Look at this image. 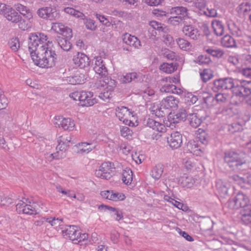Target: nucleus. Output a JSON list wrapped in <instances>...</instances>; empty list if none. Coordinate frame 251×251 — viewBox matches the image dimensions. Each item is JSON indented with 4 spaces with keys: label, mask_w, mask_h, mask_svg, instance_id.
<instances>
[{
    "label": "nucleus",
    "mask_w": 251,
    "mask_h": 251,
    "mask_svg": "<svg viewBox=\"0 0 251 251\" xmlns=\"http://www.w3.org/2000/svg\"><path fill=\"white\" fill-rule=\"evenodd\" d=\"M43 33H32L28 38V49L34 64L41 68H51L55 65L56 54L52 42L47 41Z\"/></svg>",
    "instance_id": "f257e3e1"
},
{
    "label": "nucleus",
    "mask_w": 251,
    "mask_h": 251,
    "mask_svg": "<svg viewBox=\"0 0 251 251\" xmlns=\"http://www.w3.org/2000/svg\"><path fill=\"white\" fill-rule=\"evenodd\" d=\"M61 233L65 238H69L75 244H78L88 238L87 234L81 233L79 228L75 226L65 225L61 227Z\"/></svg>",
    "instance_id": "f03ea898"
},
{
    "label": "nucleus",
    "mask_w": 251,
    "mask_h": 251,
    "mask_svg": "<svg viewBox=\"0 0 251 251\" xmlns=\"http://www.w3.org/2000/svg\"><path fill=\"white\" fill-rule=\"evenodd\" d=\"M116 115L119 120L124 124L129 126H134V121L136 118L133 112L126 106H118L115 109Z\"/></svg>",
    "instance_id": "7ed1b4c3"
},
{
    "label": "nucleus",
    "mask_w": 251,
    "mask_h": 251,
    "mask_svg": "<svg viewBox=\"0 0 251 251\" xmlns=\"http://www.w3.org/2000/svg\"><path fill=\"white\" fill-rule=\"evenodd\" d=\"M251 81L235 79L232 92L234 95L239 98H244L251 94Z\"/></svg>",
    "instance_id": "20e7f679"
},
{
    "label": "nucleus",
    "mask_w": 251,
    "mask_h": 251,
    "mask_svg": "<svg viewBox=\"0 0 251 251\" xmlns=\"http://www.w3.org/2000/svg\"><path fill=\"white\" fill-rule=\"evenodd\" d=\"M225 160L233 170L239 169V167L245 163L244 158L235 152L226 153Z\"/></svg>",
    "instance_id": "39448f33"
},
{
    "label": "nucleus",
    "mask_w": 251,
    "mask_h": 251,
    "mask_svg": "<svg viewBox=\"0 0 251 251\" xmlns=\"http://www.w3.org/2000/svg\"><path fill=\"white\" fill-rule=\"evenodd\" d=\"M114 169L115 168L113 163L110 162H106L102 163L99 169L96 170L95 174L98 177L109 179L111 177Z\"/></svg>",
    "instance_id": "423d86ee"
},
{
    "label": "nucleus",
    "mask_w": 251,
    "mask_h": 251,
    "mask_svg": "<svg viewBox=\"0 0 251 251\" xmlns=\"http://www.w3.org/2000/svg\"><path fill=\"white\" fill-rule=\"evenodd\" d=\"M234 81L235 79L230 77L216 80L213 83L212 89L215 92L232 89Z\"/></svg>",
    "instance_id": "0eeeda50"
},
{
    "label": "nucleus",
    "mask_w": 251,
    "mask_h": 251,
    "mask_svg": "<svg viewBox=\"0 0 251 251\" xmlns=\"http://www.w3.org/2000/svg\"><path fill=\"white\" fill-rule=\"evenodd\" d=\"M249 202V198L245 194L238 193L232 200L228 202V206L232 209L244 208Z\"/></svg>",
    "instance_id": "6e6552de"
},
{
    "label": "nucleus",
    "mask_w": 251,
    "mask_h": 251,
    "mask_svg": "<svg viewBox=\"0 0 251 251\" xmlns=\"http://www.w3.org/2000/svg\"><path fill=\"white\" fill-rule=\"evenodd\" d=\"M37 14L41 18L50 21L59 18V15L55 8L51 6L43 7L39 8Z\"/></svg>",
    "instance_id": "1a4fd4ad"
},
{
    "label": "nucleus",
    "mask_w": 251,
    "mask_h": 251,
    "mask_svg": "<svg viewBox=\"0 0 251 251\" xmlns=\"http://www.w3.org/2000/svg\"><path fill=\"white\" fill-rule=\"evenodd\" d=\"M27 200L24 198L16 204V209L18 212L32 215L37 213V210L35 207L34 204L27 203Z\"/></svg>",
    "instance_id": "9d476101"
},
{
    "label": "nucleus",
    "mask_w": 251,
    "mask_h": 251,
    "mask_svg": "<svg viewBox=\"0 0 251 251\" xmlns=\"http://www.w3.org/2000/svg\"><path fill=\"white\" fill-rule=\"evenodd\" d=\"M54 124L61 126L64 129L72 131L75 127V121L70 118L56 116L54 119Z\"/></svg>",
    "instance_id": "9b49d317"
},
{
    "label": "nucleus",
    "mask_w": 251,
    "mask_h": 251,
    "mask_svg": "<svg viewBox=\"0 0 251 251\" xmlns=\"http://www.w3.org/2000/svg\"><path fill=\"white\" fill-rule=\"evenodd\" d=\"M94 60L95 64L93 69L95 72L100 77L107 76L108 75L107 69L101 56H96Z\"/></svg>",
    "instance_id": "f8f14e48"
},
{
    "label": "nucleus",
    "mask_w": 251,
    "mask_h": 251,
    "mask_svg": "<svg viewBox=\"0 0 251 251\" xmlns=\"http://www.w3.org/2000/svg\"><path fill=\"white\" fill-rule=\"evenodd\" d=\"M100 195L102 198L113 201H122L126 199L125 194L112 190L102 191Z\"/></svg>",
    "instance_id": "ddd939ff"
},
{
    "label": "nucleus",
    "mask_w": 251,
    "mask_h": 251,
    "mask_svg": "<svg viewBox=\"0 0 251 251\" xmlns=\"http://www.w3.org/2000/svg\"><path fill=\"white\" fill-rule=\"evenodd\" d=\"M96 85L98 88H103L105 90L114 91L116 86V82L115 80L105 76L100 77L97 82Z\"/></svg>",
    "instance_id": "4468645a"
},
{
    "label": "nucleus",
    "mask_w": 251,
    "mask_h": 251,
    "mask_svg": "<svg viewBox=\"0 0 251 251\" xmlns=\"http://www.w3.org/2000/svg\"><path fill=\"white\" fill-rule=\"evenodd\" d=\"M79 102L83 106H91L97 103V100L93 97L92 92L82 91Z\"/></svg>",
    "instance_id": "2eb2a0df"
},
{
    "label": "nucleus",
    "mask_w": 251,
    "mask_h": 251,
    "mask_svg": "<svg viewBox=\"0 0 251 251\" xmlns=\"http://www.w3.org/2000/svg\"><path fill=\"white\" fill-rule=\"evenodd\" d=\"M51 29L56 33L60 34L66 38H71L72 37V29L65 26L63 24L60 23H54L52 24Z\"/></svg>",
    "instance_id": "dca6fc26"
},
{
    "label": "nucleus",
    "mask_w": 251,
    "mask_h": 251,
    "mask_svg": "<svg viewBox=\"0 0 251 251\" xmlns=\"http://www.w3.org/2000/svg\"><path fill=\"white\" fill-rule=\"evenodd\" d=\"M167 142L171 148L177 149L182 143V136L179 132H173L167 138Z\"/></svg>",
    "instance_id": "f3484780"
},
{
    "label": "nucleus",
    "mask_w": 251,
    "mask_h": 251,
    "mask_svg": "<svg viewBox=\"0 0 251 251\" xmlns=\"http://www.w3.org/2000/svg\"><path fill=\"white\" fill-rule=\"evenodd\" d=\"M230 187L229 183L226 180L219 179L216 182V190L221 198H226L228 195Z\"/></svg>",
    "instance_id": "a211bd4d"
},
{
    "label": "nucleus",
    "mask_w": 251,
    "mask_h": 251,
    "mask_svg": "<svg viewBox=\"0 0 251 251\" xmlns=\"http://www.w3.org/2000/svg\"><path fill=\"white\" fill-rule=\"evenodd\" d=\"M44 222L49 223L52 226H53L56 230H61V227L65 226L63 224V219L62 218H55V217L43 218L40 221H36V225L40 226Z\"/></svg>",
    "instance_id": "6ab92c4d"
},
{
    "label": "nucleus",
    "mask_w": 251,
    "mask_h": 251,
    "mask_svg": "<svg viewBox=\"0 0 251 251\" xmlns=\"http://www.w3.org/2000/svg\"><path fill=\"white\" fill-rule=\"evenodd\" d=\"M190 113V111H187L185 109L181 108L176 114H170L169 116V121L174 124L178 123L181 121L185 120L188 118V115Z\"/></svg>",
    "instance_id": "aec40b11"
},
{
    "label": "nucleus",
    "mask_w": 251,
    "mask_h": 251,
    "mask_svg": "<svg viewBox=\"0 0 251 251\" xmlns=\"http://www.w3.org/2000/svg\"><path fill=\"white\" fill-rule=\"evenodd\" d=\"M179 102L178 99L170 96L162 100L161 106L165 109H176L178 107Z\"/></svg>",
    "instance_id": "412c9836"
},
{
    "label": "nucleus",
    "mask_w": 251,
    "mask_h": 251,
    "mask_svg": "<svg viewBox=\"0 0 251 251\" xmlns=\"http://www.w3.org/2000/svg\"><path fill=\"white\" fill-rule=\"evenodd\" d=\"M96 147V144L93 142H82L75 145L78 154H83L88 153L93 150Z\"/></svg>",
    "instance_id": "4be33fe9"
},
{
    "label": "nucleus",
    "mask_w": 251,
    "mask_h": 251,
    "mask_svg": "<svg viewBox=\"0 0 251 251\" xmlns=\"http://www.w3.org/2000/svg\"><path fill=\"white\" fill-rule=\"evenodd\" d=\"M74 63L80 68H85L89 65V57L83 53L78 52L73 58Z\"/></svg>",
    "instance_id": "5701e85b"
},
{
    "label": "nucleus",
    "mask_w": 251,
    "mask_h": 251,
    "mask_svg": "<svg viewBox=\"0 0 251 251\" xmlns=\"http://www.w3.org/2000/svg\"><path fill=\"white\" fill-rule=\"evenodd\" d=\"M182 32L185 36L193 40H197L200 36L197 28L191 25H184Z\"/></svg>",
    "instance_id": "b1692460"
},
{
    "label": "nucleus",
    "mask_w": 251,
    "mask_h": 251,
    "mask_svg": "<svg viewBox=\"0 0 251 251\" xmlns=\"http://www.w3.org/2000/svg\"><path fill=\"white\" fill-rule=\"evenodd\" d=\"M4 16L8 21L13 23H17L22 20V17L20 15L11 7L8 8V10H7Z\"/></svg>",
    "instance_id": "393cba45"
},
{
    "label": "nucleus",
    "mask_w": 251,
    "mask_h": 251,
    "mask_svg": "<svg viewBox=\"0 0 251 251\" xmlns=\"http://www.w3.org/2000/svg\"><path fill=\"white\" fill-rule=\"evenodd\" d=\"M123 42L127 45L139 49L141 47L140 41L135 36L126 34L123 38Z\"/></svg>",
    "instance_id": "a878e982"
},
{
    "label": "nucleus",
    "mask_w": 251,
    "mask_h": 251,
    "mask_svg": "<svg viewBox=\"0 0 251 251\" xmlns=\"http://www.w3.org/2000/svg\"><path fill=\"white\" fill-rule=\"evenodd\" d=\"M147 125L149 127L158 133L164 132L166 130V126L163 124L157 122L152 119H149Z\"/></svg>",
    "instance_id": "bb28decb"
},
{
    "label": "nucleus",
    "mask_w": 251,
    "mask_h": 251,
    "mask_svg": "<svg viewBox=\"0 0 251 251\" xmlns=\"http://www.w3.org/2000/svg\"><path fill=\"white\" fill-rule=\"evenodd\" d=\"M160 90L161 93H172L179 95L182 94L183 93V90L181 88H177L175 85L170 84H166L163 85L160 88Z\"/></svg>",
    "instance_id": "cd10ccee"
},
{
    "label": "nucleus",
    "mask_w": 251,
    "mask_h": 251,
    "mask_svg": "<svg viewBox=\"0 0 251 251\" xmlns=\"http://www.w3.org/2000/svg\"><path fill=\"white\" fill-rule=\"evenodd\" d=\"M199 112L189 113L188 115V119L189 121L190 125L194 127H198L202 121V119L200 117Z\"/></svg>",
    "instance_id": "c85d7f7f"
},
{
    "label": "nucleus",
    "mask_w": 251,
    "mask_h": 251,
    "mask_svg": "<svg viewBox=\"0 0 251 251\" xmlns=\"http://www.w3.org/2000/svg\"><path fill=\"white\" fill-rule=\"evenodd\" d=\"M85 79L86 78L83 74L76 73L74 75L67 77L66 81L70 84L76 85L83 83Z\"/></svg>",
    "instance_id": "c756f323"
},
{
    "label": "nucleus",
    "mask_w": 251,
    "mask_h": 251,
    "mask_svg": "<svg viewBox=\"0 0 251 251\" xmlns=\"http://www.w3.org/2000/svg\"><path fill=\"white\" fill-rule=\"evenodd\" d=\"M187 149L191 153L197 156H201L204 152V151L199 147L195 141H189L187 143Z\"/></svg>",
    "instance_id": "7c9ffc66"
},
{
    "label": "nucleus",
    "mask_w": 251,
    "mask_h": 251,
    "mask_svg": "<svg viewBox=\"0 0 251 251\" xmlns=\"http://www.w3.org/2000/svg\"><path fill=\"white\" fill-rule=\"evenodd\" d=\"M14 7L17 11L27 19L30 20L32 18V13L26 6L18 3L15 4Z\"/></svg>",
    "instance_id": "2f4dec72"
},
{
    "label": "nucleus",
    "mask_w": 251,
    "mask_h": 251,
    "mask_svg": "<svg viewBox=\"0 0 251 251\" xmlns=\"http://www.w3.org/2000/svg\"><path fill=\"white\" fill-rule=\"evenodd\" d=\"M170 13L172 15L176 14L181 19L185 20L188 18V10L186 8L182 6L174 7L171 9Z\"/></svg>",
    "instance_id": "473e14b6"
},
{
    "label": "nucleus",
    "mask_w": 251,
    "mask_h": 251,
    "mask_svg": "<svg viewBox=\"0 0 251 251\" xmlns=\"http://www.w3.org/2000/svg\"><path fill=\"white\" fill-rule=\"evenodd\" d=\"M241 219L245 224L251 223V204H247L241 211Z\"/></svg>",
    "instance_id": "72a5a7b5"
},
{
    "label": "nucleus",
    "mask_w": 251,
    "mask_h": 251,
    "mask_svg": "<svg viewBox=\"0 0 251 251\" xmlns=\"http://www.w3.org/2000/svg\"><path fill=\"white\" fill-rule=\"evenodd\" d=\"M178 182L183 187L189 188L193 186L195 181L191 176H184L179 178Z\"/></svg>",
    "instance_id": "f704fd0d"
},
{
    "label": "nucleus",
    "mask_w": 251,
    "mask_h": 251,
    "mask_svg": "<svg viewBox=\"0 0 251 251\" xmlns=\"http://www.w3.org/2000/svg\"><path fill=\"white\" fill-rule=\"evenodd\" d=\"M227 27L230 33L234 36L240 37L242 35V31L240 28L232 21L227 22Z\"/></svg>",
    "instance_id": "c9c22d12"
},
{
    "label": "nucleus",
    "mask_w": 251,
    "mask_h": 251,
    "mask_svg": "<svg viewBox=\"0 0 251 251\" xmlns=\"http://www.w3.org/2000/svg\"><path fill=\"white\" fill-rule=\"evenodd\" d=\"M212 28L216 35L221 36L224 32V26L222 22L219 20H215L212 23Z\"/></svg>",
    "instance_id": "e433bc0d"
},
{
    "label": "nucleus",
    "mask_w": 251,
    "mask_h": 251,
    "mask_svg": "<svg viewBox=\"0 0 251 251\" xmlns=\"http://www.w3.org/2000/svg\"><path fill=\"white\" fill-rule=\"evenodd\" d=\"M139 77L138 75L135 72L130 73L126 74L125 75H122L120 78V81L122 83H126L131 82L132 81L136 80Z\"/></svg>",
    "instance_id": "4c0bfd02"
},
{
    "label": "nucleus",
    "mask_w": 251,
    "mask_h": 251,
    "mask_svg": "<svg viewBox=\"0 0 251 251\" xmlns=\"http://www.w3.org/2000/svg\"><path fill=\"white\" fill-rule=\"evenodd\" d=\"M176 63H164L160 66V69L163 72L167 74H171L177 69Z\"/></svg>",
    "instance_id": "58836bf2"
},
{
    "label": "nucleus",
    "mask_w": 251,
    "mask_h": 251,
    "mask_svg": "<svg viewBox=\"0 0 251 251\" xmlns=\"http://www.w3.org/2000/svg\"><path fill=\"white\" fill-rule=\"evenodd\" d=\"M163 172V166L159 164L156 165L151 170V176L155 179H159Z\"/></svg>",
    "instance_id": "ea45409f"
},
{
    "label": "nucleus",
    "mask_w": 251,
    "mask_h": 251,
    "mask_svg": "<svg viewBox=\"0 0 251 251\" xmlns=\"http://www.w3.org/2000/svg\"><path fill=\"white\" fill-rule=\"evenodd\" d=\"M181 95L184 97V100L185 102L189 104H193L198 100L196 96H195L191 93L187 92L184 90L183 94Z\"/></svg>",
    "instance_id": "a19ab883"
},
{
    "label": "nucleus",
    "mask_w": 251,
    "mask_h": 251,
    "mask_svg": "<svg viewBox=\"0 0 251 251\" xmlns=\"http://www.w3.org/2000/svg\"><path fill=\"white\" fill-rule=\"evenodd\" d=\"M251 10V4L249 2H243L237 8V11L240 15H244Z\"/></svg>",
    "instance_id": "79ce46f5"
},
{
    "label": "nucleus",
    "mask_w": 251,
    "mask_h": 251,
    "mask_svg": "<svg viewBox=\"0 0 251 251\" xmlns=\"http://www.w3.org/2000/svg\"><path fill=\"white\" fill-rule=\"evenodd\" d=\"M64 11L69 15H72L75 17L84 19L85 15L79 11L76 10L72 7H67L64 9Z\"/></svg>",
    "instance_id": "37998d69"
},
{
    "label": "nucleus",
    "mask_w": 251,
    "mask_h": 251,
    "mask_svg": "<svg viewBox=\"0 0 251 251\" xmlns=\"http://www.w3.org/2000/svg\"><path fill=\"white\" fill-rule=\"evenodd\" d=\"M221 44L223 46L226 48H233L235 47L234 39L229 35H225L221 40Z\"/></svg>",
    "instance_id": "c03bdc74"
},
{
    "label": "nucleus",
    "mask_w": 251,
    "mask_h": 251,
    "mask_svg": "<svg viewBox=\"0 0 251 251\" xmlns=\"http://www.w3.org/2000/svg\"><path fill=\"white\" fill-rule=\"evenodd\" d=\"M122 180L126 184H130L132 180L133 173L129 168H126L123 172Z\"/></svg>",
    "instance_id": "a18cd8bd"
},
{
    "label": "nucleus",
    "mask_w": 251,
    "mask_h": 251,
    "mask_svg": "<svg viewBox=\"0 0 251 251\" xmlns=\"http://www.w3.org/2000/svg\"><path fill=\"white\" fill-rule=\"evenodd\" d=\"M57 41L58 45L64 50L68 51L71 49L72 44L66 38L58 37L57 38Z\"/></svg>",
    "instance_id": "49530a36"
},
{
    "label": "nucleus",
    "mask_w": 251,
    "mask_h": 251,
    "mask_svg": "<svg viewBox=\"0 0 251 251\" xmlns=\"http://www.w3.org/2000/svg\"><path fill=\"white\" fill-rule=\"evenodd\" d=\"M150 25L153 28L158 31H162L163 33H166L169 29L166 26H163L162 24L155 21H152L150 22Z\"/></svg>",
    "instance_id": "de8ad7c7"
},
{
    "label": "nucleus",
    "mask_w": 251,
    "mask_h": 251,
    "mask_svg": "<svg viewBox=\"0 0 251 251\" xmlns=\"http://www.w3.org/2000/svg\"><path fill=\"white\" fill-rule=\"evenodd\" d=\"M9 101L5 96L2 94H0V117H2L5 114L3 111L7 106Z\"/></svg>",
    "instance_id": "09e8293b"
},
{
    "label": "nucleus",
    "mask_w": 251,
    "mask_h": 251,
    "mask_svg": "<svg viewBox=\"0 0 251 251\" xmlns=\"http://www.w3.org/2000/svg\"><path fill=\"white\" fill-rule=\"evenodd\" d=\"M177 44L179 47L184 50H190L191 45L187 40L183 38H178L176 40Z\"/></svg>",
    "instance_id": "8fccbe9b"
},
{
    "label": "nucleus",
    "mask_w": 251,
    "mask_h": 251,
    "mask_svg": "<svg viewBox=\"0 0 251 251\" xmlns=\"http://www.w3.org/2000/svg\"><path fill=\"white\" fill-rule=\"evenodd\" d=\"M201 79L203 82H207L211 79L213 76L212 71L210 69H206L203 70L201 73Z\"/></svg>",
    "instance_id": "3c124183"
},
{
    "label": "nucleus",
    "mask_w": 251,
    "mask_h": 251,
    "mask_svg": "<svg viewBox=\"0 0 251 251\" xmlns=\"http://www.w3.org/2000/svg\"><path fill=\"white\" fill-rule=\"evenodd\" d=\"M205 50L207 53L212 56L218 58L221 57L224 54L223 51L220 49L207 48L205 49Z\"/></svg>",
    "instance_id": "603ef678"
},
{
    "label": "nucleus",
    "mask_w": 251,
    "mask_h": 251,
    "mask_svg": "<svg viewBox=\"0 0 251 251\" xmlns=\"http://www.w3.org/2000/svg\"><path fill=\"white\" fill-rule=\"evenodd\" d=\"M198 141L202 144L206 145L208 143V136L207 133L203 131L199 130V133L197 134Z\"/></svg>",
    "instance_id": "864d4df0"
},
{
    "label": "nucleus",
    "mask_w": 251,
    "mask_h": 251,
    "mask_svg": "<svg viewBox=\"0 0 251 251\" xmlns=\"http://www.w3.org/2000/svg\"><path fill=\"white\" fill-rule=\"evenodd\" d=\"M84 24L87 29L95 31L97 27L94 20L91 19H86L84 21Z\"/></svg>",
    "instance_id": "5fc2aeb1"
},
{
    "label": "nucleus",
    "mask_w": 251,
    "mask_h": 251,
    "mask_svg": "<svg viewBox=\"0 0 251 251\" xmlns=\"http://www.w3.org/2000/svg\"><path fill=\"white\" fill-rule=\"evenodd\" d=\"M184 20L181 19L180 17L177 16H172L170 17L167 21V23L171 25L176 26L179 25Z\"/></svg>",
    "instance_id": "6e6d98bb"
},
{
    "label": "nucleus",
    "mask_w": 251,
    "mask_h": 251,
    "mask_svg": "<svg viewBox=\"0 0 251 251\" xmlns=\"http://www.w3.org/2000/svg\"><path fill=\"white\" fill-rule=\"evenodd\" d=\"M121 135L127 139L130 138L133 134L132 131L127 126H123L120 129Z\"/></svg>",
    "instance_id": "4d7b16f0"
},
{
    "label": "nucleus",
    "mask_w": 251,
    "mask_h": 251,
    "mask_svg": "<svg viewBox=\"0 0 251 251\" xmlns=\"http://www.w3.org/2000/svg\"><path fill=\"white\" fill-rule=\"evenodd\" d=\"M228 63L233 64L234 66H237L240 63V57L237 54H231L227 58Z\"/></svg>",
    "instance_id": "13d9d810"
},
{
    "label": "nucleus",
    "mask_w": 251,
    "mask_h": 251,
    "mask_svg": "<svg viewBox=\"0 0 251 251\" xmlns=\"http://www.w3.org/2000/svg\"><path fill=\"white\" fill-rule=\"evenodd\" d=\"M113 92V91L104 89V92L100 94L99 97L104 101H106L112 97Z\"/></svg>",
    "instance_id": "bf43d9fd"
},
{
    "label": "nucleus",
    "mask_w": 251,
    "mask_h": 251,
    "mask_svg": "<svg viewBox=\"0 0 251 251\" xmlns=\"http://www.w3.org/2000/svg\"><path fill=\"white\" fill-rule=\"evenodd\" d=\"M167 33H164V34L162 35L163 41L167 46H172L174 44L175 42L173 37Z\"/></svg>",
    "instance_id": "052dcab7"
},
{
    "label": "nucleus",
    "mask_w": 251,
    "mask_h": 251,
    "mask_svg": "<svg viewBox=\"0 0 251 251\" xmlns=\"http://www.w3.org/2000/svg\"><path fill=\"white\" fill-rule=\"evenodd\" d=\"M10 48L14 51H16L20 48L19 41L17 38H12L9 42Z\"/></svg>",
    "instance_id": "680f3d73"
},
{
    "label": "nucleus",
    "mask_w": 251,
    "mask_h": 251,
    "mask_svg": "<svg viewBox=\"0 0 251 251\" xmlns=\"http://www.w3.org/2000/svg\"><path fill=\"white\" fill-rule=\"evenodd\" d=\"M228 98V96L226 94L219 93L216 95L215 100L218 102L224 103L227 101Z\"/></svg>",
    "instance_id": "e2e57ef3"
},
{
    "label": "nucleus",
    "mask_w": 251,
    "mask_h": 251,
    "mask_svg": "<svg viewBox=\"0 0 251 251\" xmlns=\"http://www.w3.org/2000/svg\"><path fill=\"white\" fill-rule=\"evenodd\" d=\"M71 139L72 138L70 136H61L58 138L57 142H59L67 147H68L70 145Z\"/></svg>",
    "instance_id": "0e129e2a"
},
{
    "label": "nucleus",
    "mask_w": 251,
    "mask_h": 251,
    "mask_svg": "<svg viewBox=\"0 0 251 251\" xmlns=\"http://www.w3.org/2000/svg\"><path fill=\"white\" fill-rule=\"evenodd\" d=\"M231 178L238 184H241L247 182V176L243 177L238 175H234L232 176Z\"/></svg>",
    "instance_id": "69168bd1"
},
{
    "label": "nucleus",
    "mask_w": 251,
    "mask_h": 251,
    "mask_svg": "<svg viewBox=\"0 0 251 251\" xmlns=\"http://www.w3.org/2000/svg\"><path fill=\"white\" fill-rule=\"evenodd\" d=\"M96 18L102 24L106 25V26H109L111 24L109 20L103 15L100 14H97Z\"/></svg>",
    "instance_id": "338daca9"
},
{
    "label": "nucleus",
    "mask_w": 251,
    "mask_h": 251,
    "mask_svg": "<svg viewBox=\"0 0 251 251\" xmlns=\"http://www.w3.org/2000/svg\"><path fill=\"white\" fill-rule=\"evenodd\" d=\"M13 203L12 200L10 198H5L3 196H0V205L7 206Z\"/></svg>",
    "instance_id": "774afa93"
}]
</instances>
